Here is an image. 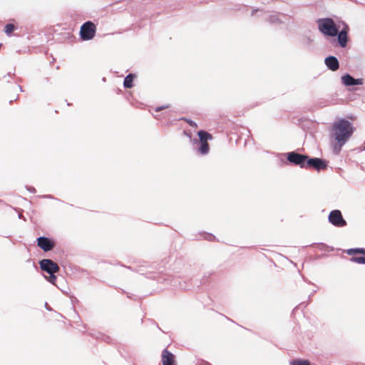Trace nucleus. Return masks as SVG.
Here are the masks:
<instances>
[{"instance_id": "obj_1", "label": "nucleus", "mask_w": 365, "mask_h": 365, "mask_svg": "<svg viewBox=\"0 0 365 365\" xmlns=\"http://www.w3.org/2000/svg\"><path fill=\"white\" fill-rule=\"evenodd\" d=\"M319 31L334 48H346L349 40V25L344 21L336 23L331 17L319 18L316 20Z\"/></svg>"}, {"instance_id": "obj_2", "label": "nucleus", "mask_w": 365, "mask_h": 365, "mask_svg": "<svg viewBox=\"0 0 365 365\" xmlns=\"http://www.w3.org/2000/svg\"><path fill=\"white\" fill-rule=\"evenodd\" d=\"M356 130L353 123L346 118H339L332 123L330 130L332 152L335 155L339 154L342 147L346 143Z\"/></svg>"}, {"instance_id": "obj_3", "label": "nucleus", "mask_w": 365, "mask_h": 365, "mask_svg": "<svg viewBox=\"0 0 365 365\" xmlns=\"http://www.w3.org/2000/svg\"><path fill=\"white\" fill-rule=\"evenodd\" d=\"M328 161L324 158L311 157L307 154L304 168L306 170H315L317 172L327 169Z\"/></svg>"}, {"instance_id": "obj_4", "label": "nucleus", "mask_w": 365, "mask_h": 365, "mask_svg": "<svg viewBox=\"0 0 365 365\" xmlns=\"http://www.w3.org/2000/svg\"><path fill=\"white\" fill-rule=\"evenodd\" d=\"M281 155L286 158L287 165L298 166L302 169L304 168L305 160L307 154H302L296 150L284 153Z\"/></svg>"}, {"instance_id": "obj_5", "label": "nucleus", "mask_w": 365, "mask_h": 365, "mask_svg": "<svg viewBox=\"0 0 365 365\" xmlns=\"http://www.w3.org/2000/svg\"><path fill=\"white\" fill-rule=\"evenodd\" d=\"M96 33V26L91 21L84 22L80 29V38L83 41H90L94 38Z\"/></svg>"}, {"instance_id": "obj_6", "label": "nucleus", "mask_w": 365, "mask_h": 365, "mask_svg": "<svg viewBox=\"0 0 365 365\" xmlns=\"http://www.w3.org/2000/svg\"><path fill=\"white\" fill-rule=\"evenodd\" d=\"M328 222L338 228H342L347 225V222L344 218L341 211L338 209L330 211L328 215Z\"/></svg>"}, {"instance_id": "obj_7", "label": "nucleus", "mask_w": 365, "mask_h": 365, "mask_svg": "<svg viewBox=\"0 0 365 365\" xmlns=\"http://www.w3.org/2000/svg\"><path fill=\"white\" fill-rule=\"evenodd\" d=\"M36 245L43 252L52 250L56 246V242L51 237L40 236L36 240Z\"/></svg>"}, {"instance_id": "obj_8", "label": "nucleus", "mask_w": 365, "mask_h": 365, "mask_svg": "<svg viewBox=\"0 0 365 365\" xmlns=\"http://www.w3.org/2000/svg\"><path fill=\"white\" fill-rule=\"evenodd\" d=\"M38 264L40 269L47 273L58 272L60 269L59 266L50 259H42Z\"/></svg>"}, {"instance_id": "obj_9", "label": "nucleus", "mask_w": 365, "mask_h": 365, "mask_svg": "<svg viewBox=\"0 0 365 365\" xmlns=\"http://www.w3.org/2000/svg\"><path fill=\"white\" fill-rule=\"evenodd\" d=\"M341 83L346 87L361 86L364 84L362 78H354L350 73H345L341 76Z\"/></svg>"}, {"instance_id": "obj_10", "label": "nucleus", "mask_w": 365, "mask_h": 365, "mask_svg": "<svg viewBox=\"0 0 365 365\" xmlns=\"http://www.w3.org/2000/svg\"><path fill=\"white\" fill-rule=\"evenodd\" d=\"M193 150L200 155H205L210 152V145L207 142H200L197 140V138L192 140Z\"/></svg>"}, {"instance_id": "obj_11", "label": "nucleus", "mask_w": 365, "mask_h": 365, "mask_svg": "<svg viewBox=\"0 0 365 365\" xmlns=\"http://www.w3.org/2000/svg\"><path fill=\"white\" fill-rule=\"evenodd\" d=\"M324 63L327 69L331 71H337L340 66L338 58L332 55H329L327 57H325Z\"/></svg>"}, {"instance_id": "obj_12", "label": "nucleus", "mask_w": 365, "mask_h": 365, "mask_svg": "<svg viewBox=\"0 0 365 365\" xmlns=\"http://www.w3.org/2000/svg\"><path fill=\"white\" fill-rule=\"evenodd\" d=\"M161 361L163 365H177L175 361V356L167 348H165L162 351Z\"/></svg>"}, {"instance_id": "obj_13", "label": "nucleus", "mask_w": 365, "mask_h": 365, "mask_svg": "<svg viewBox=\"0 0 365 365\" xmlns=\"http://www.w3.org/2000/svg\"><path fill=\"white\" fill-rule=\"evenodd\" d=\"M281 17H283L284 19H287V15H286L284 14H272L268 16L267 21L270 24H279L288 25V24H286L285 21L283 20Z\"/></svg>"}, {"instance_id": "obj_14", "label": "nucleus", "mask_w": 365, "mask_h": 365, "mask_svg": "<svg viewBox=\"0 0 365 365\" xmlns=\"http://www.w3.org/2000/svg\"><path fill=\"white\" fill-rule=\"evenodd\" d=\"M136 74L133 73H128L123 80V87L125 88H132L134 86V80Z\"/></svg>"}, {"instance_id": "obj_15", "label": "nucleus", "mask_w": 365, "mask_h": 365, "mask_svg": "<svg viewBox=\"0 0 365 365\" xmlns=\"http://www.w3.org/2000/svg\"><path fill=\"white\" fill-rule=\"evenodd\" d=\"M197 135L198 136L197 140L200 142H207V140H211L213 138L212 134L204 130H198Z\"/></svg>"}, {"instance_id": "obj_16", "label": "nucleus", "mask_w": 365, "mask_h": 365, "mask_svg": "<svg viewBox=\"0 0 365 365\" xmlns=\"http://www.w3.org/2000/svg\"><path fill=\"white\" fill-rule=\"evenodd\" d=\"M345 252L351 257L355 256L356 255L360 254L365 256V248L364 247H354L347 249Z\"/></svg>"}, {"instance_id": "obj_17", "label": "nucleus", "mask_w": 365, "mask_h": 365, "mask_svg": "<svg viewBox=\"0 0 365 365\" xmlns=\"http://www.w3.org/2000/svg\"><path fill=\"white\" fill-rule=\"evenodd\" d=\"M17 29V26H16L14 24L9 23L6 24L4 26V31L8 36H14V31Z\"/></svg>"}, {"instance_id": "obj_18", "label": "nucleus", "mask_w": 365, "mask_h": 365, "mask_svg": "<svg viewBox=\"0 0 365 365\" xmlns=\"http://www.w3.org/2000/svg\"><path fill=\"white\" fill-rule=\"evenodd\" d=\"M289 365H311L308 359H294L290 361Z\"/></svg>"}, {"instance_id": "obj_19", "label": "nucleus", "mask_w": 365, "mask_h": 365, "mask_svg": "<svg viewBox=\"0 0 365 365\" xmlns=\"http://www.w3.org/2000/svg\"><path fill=\"white\" fill-rule=\"evenodd\" d=\"M96 337V339H101L106 344H112L113 342V339L110 336L103 333H98Z\"/></svg>"}, {"instance_id": "obj_20", "label": "nucleus", "mask_w": 365, "mask_h": 365, "mask_svg": "<svg viewBox=\"0 0 365 365\" xmlns=\"http://www.w3.org/2000/svg\"><path fill=\"white\" fill-rule=\"evenodd\" d=\"M350 261L359 264H365V256H354L350 258Z\"/></svg>"}, {"instance_id": "obj_21", "label": "nucleus", "mask_w": 365, "mask_h": 365, "mask_svg": "<svg viewBox=\"0 0 365 365\" xmlns=\"http://www.w3.org/2000/svg\"><path fill=\"white\" fill-rule=\"evenodd\" d=\"M200 235L203 236L204 240L209 241V242H213V241H217L216 237L210 232H201Z\"/></svg>"}, {"instance_id": "obj_22", "label": "nucleus", "mask_w": 365, "mask_h": 365, "mask_svg": "<svg viewBox=\"0 0 365 365\" xmlns=\"http://www.w3.org/2000/svg\"><path fill=\"white\" fill-rule=\"evenodd\" d=\"M179 120H182V121L186 122L192 128H196L198 126L197 123L195 120H193L190 118H186V117H182V118H179Z\"/></svg>"}, {"instance_id": "obj_23", "label": "nucleus", "mask_w": 365, "mask_h": 365, "mask_svg": "<svg viewBox=\"0 0 365 365\" xmlns=\"http://www.w3.org/2000/svg\"><path fill=\"white\" fill-rule=\"evenodd\" d=\"M56 272H51V273H48V276L46 277L44 275V277L45 279L49 282L51 284H55L56 282V279H57V277L56 275L55 274Z\"/></svg>"}, {"instance_id": "obj_24", "label": "nucleus", "mask_w": 365, "mask_h": 365, "mask_svg": "<svg viewBox=\"0 0 365 365\" xmlns=\"http://www.w3.org/2000/svg\"><path fill=\"white\" fill-rule=\"evenodd\" d=\"M37 197L43 198V199H52V200H55L59 201L61 202H64V201H63V200H60L58 198H56L53 195H50V194L38 195Z\"/></svg>"}, {"instance_id": "obj_25", "label": "nucleus", "mask_w": 365, "mask_h": 365, "mask_svg": "<svg viewBox=\"0 0 365 365\" xmlns=\"http://www.w3.org/2000/svg\"><path fill=\"white\" fill-rule=\"evenodd\" d=\"M314 245H317L321 250L329 248V246H328L327 244H325L324 242H317V243L314 242V243L312 244L310 246H314Z\"/></svg>"}, {"instance_id": "obj_26", "label": "nucleus", "mask_w": 365, "mask_h": 365, "mask_svg": "<svg viewBox=\"0 0 365 365\" xmlns=\"http://www.w3.org/2000/svg\"><path fill=\"white\" fill-rule=\"evenodd\" d=\"M170 107V104L159 106H157V107L155 108V112H160V111H161V110H163L164 109L168 108Z\"/></svg>"}, {"instance_id": "obj_27", "label": "nucleus", "mask_w": 365, "mask_h": 365, "mask_svg": "<svg viewBox=\"0 0 365 365\" xmlns=\"http://www.w3.org/2000/svg\"><path fill=\"white\" fill-rule=\"evenodd\" d=\"M25 188L31 193H36V190L34 187L30 185H26Z\"/></svg>"}, {"instance_id": "obj_28", "label": "nucleus", "mask_w": 365, "mask_h": 365, "mask_svg": "<svg viewBox=\"0 0 365 365\" xmlns=\"http://www.w3.org/2000/svg\"><path fill=\"white\" fill-rule=\"evenodd\" d=\"M183 133H184V135H185L187 137H189L191 141L193 140V139L191 138L192 134H191L190 131L187 132L186 130H184Z\"/></svg>"}, {"instance_id": "obj_29", "label": "nucleus", "mask_w": 365, "mask_h": 365, "mask_svg": "<svg viewBox=\"0 0 365 365\" xmlns=\"http://www.w3.org/2000/svg\"><path fill=\"white\" fill-rule=\"evenodd\" d=\"M210 275L207 276L206 274L204 275V277H202L201 282H200V284H202V283H205V282L207 280V278L209 277Z\"/></svg>"}, {"instance_id": "obj_30", "label": "nucleus", "mask_w": 365, "mask_h": 365, "mask_svg": "<svg viewBox=\"0 0 365 365\" xmlns=\"http://www.w3.org/2000/svg\"><path fill=\"white\" fill-rule=\"evenodd\" d=\"M149 320L150 321V322L153 324L155 325L158 329H160V327H159L158 324L155 320H153V319H149Z\"/></svg>"}, {"instance_id": "obj_31", "label": "nucleus", "mask_w": 365, "mask_h": 365, "mask_svg": "<svg viewBox=\"0 0 365 365\" xmlns=\"http://www.w3.org/2000/svg\"><path fill=\"white\" fill-rule=\"evenodd\" d=\"M45 308L48 310V311H51L52 309L51 307L48 304L47 302L45 303Z\"/></svg>"}, {"instance_id": "obj_32", "label": "nucleus", "mask_w": 365, "mask_h": 365, "mask_svg": "<svg viewBox=\"0 0 365 365\" xmlns=\"http://www.w3.org/2000/svg\"><path fill=\"white\" fill-rule=\"evenodd\" d=\"M259 9H252V13H251V15L253 16L255 14V12L258 11Z\"/></svg>"}, {"instance_id": "obj_33", "label": "nucleus", "mask_w": 365, "mask_h": 365, "mask_svg": "<svg viewBox=\"0 0 365 365\" xmlns=\"http://www.w3.org/2000/svg\"><path fill=\"white\" fill-rule=\"evenodd\" d=\"M316 292H317V290H316V289H315V290H312V293L311 294H309V297H308L309 299H310V298H311L312 295L314 293H315Z\"/></svg>"}, {"instance_id": "obj_34", "label": "nucleus", "mask_w": 365, "mask_h": 365, "mask_svg": "<svg viewBox=\"0 0 365 365\" xmlns=\"http://www.w3.org/2000/svg\"><path fill=\"white\" fill-rule=\"evenodd\" d=\"M71 302L73 303L74 302H78V299L76 297L71 299Z\"/></svg>"}, {"instance_id": "obj_35", "label": "nucleus", "mask_w": 365, "mask_h": 365, "mask_svg": "<svg viewBox=\"0 0 365 365\" xmlns=\"http://www.w3.org/2000/svg\"><path fill=\"white\" fill-rule=\"evenodd\" d=\"M13 75H14V73L9 72L7 73V76H12Z\"/></svg>"}, {"instance_id": "obj_36", "label": "nucleus", "mask_w": 365, "mask_h": 365, "mask_svg": "<svg viewBox=\"0 0 365 365\" xmlns=\"http://www.w3.org/2000/svg\"><path fill=\"white\" fill-rule=\"evenodd\" d=\"M18 87L21 92H24L23 88L20 85H19Z\"/></svg>"}, {"instance_id": "obj_37", "label": "nucleus", "mask_w": 365, "mask_h": 365, "mask_svg": "<svg viewBox=\"0 0 365 365\" xmlns=\"http://www.w3.org/2000/svg\"><path fill=\"white\" fill-rule=\"evenodd\" d=\"M203 365H212V364H210V363H209V362H207V361H204Z\"/></svg>"}, {"instance_id": "obj_38", "label": "nucleus", "mask_w": 365, "mask_h": 365, "mask_svg": "<svg viewBox=\"0 0 365 365\" xmlns=\"http://www.w3.org/2000/svg\"><path fill=\"white\" fill-rule=\"evenodd\" d=\"M348 118L352 120L354 119V117L352 115H348Z\"/></svg>"}, {"instance_id": "obj_39", "label": "nucleus", "mask_w": 365, "mask_h": 365, "mask_svg": "<svg viewBox=\"0 0 365 365\" xmlns=\"http://www.w3.org/2000/svg\"><path fill=\"white\" fill-rule=\"evenodd\" d=\"M122 267H126L128 269H132V268L130 267H127V266H125L123 264H120Z\"/></svg>"}, {"instance_id": "obj_40", "label": "nucleus", "mask_w": 365, "mask_h": 365, "mask_svg": "<svg viewBox=\"0 0 365 365\" xmlns=\"http://www.w3.org/2000/svg\"><path fill=\"white\" fill-rule=\"evenodd\" d=\"M237 7L235 8L234 9L235 10H239L240 9V6H237Z\"/></svg>"}, {"instance_id": "obj_41", "label": "nucleus", "mask_w": 365, "mask_h": 365, "mask_svg": "<svg viewBox=\"0 0 365 365\" xmlns=\"http://www.w3.org/2000/svg\"><path fill=\"white\" fill-rule=\"evenodd\" d=\"M13 101H14L13 100H10L9 101V104H11L13 103Z\"/></svg>"}, {"instance_id": "obj_42", "label": "nucleus", "mask_w": 365, "mask_h": 365, "mask_svg": "<svg viewBox=\"0 0 365 365\" xmlns=\"http://www.w3.org/2000/svg\"><path fill=\"white\" fill-rule=\"evenodd\" d=\"M307 40H308L309 41H312V39H311L309 37H308V38H307Z\"/></svg>"}, {"instance_id": "obj_43", "label": "nucleus", "mask_w": 365, "mask_h": 365, "mask_svg": "<svg viewBox=\"0 0 365 365\" xmlns=\"http://www.w3.org/2000/svg\"><path fill=\"white\" fill-rule=\"evenodd\" d=\"M102 80H103V81H106V78H105V77H104V78H103V79H102Z\"/></svg>"}, {"instance_id": "obj_44", "label": "nucleus", "mask_w": 365, "mask_h": 365, "mask_svg": "<svg viewBox=\"0 0 365 365\" xmlns=\"http://www.w3.org/2000/svg\"><path fill=\"white\" fill-rule=\"evenodd\" d=\"M67 105L71 106V104L70 103L67 102Z\"/></svg>"}, {"instance_id": "obj_45", "label": "nucleus", "mask_w": 365, "mask_h": 365, "mask_svg": "<svg viewBox=\"0 0 365 365\" xmlns=\"http://www.w3.org/2000/svg\"><path fill=\"white\" fill-rule=\"evenodd\" d=\"M18 98H19V96H16V98L14 101H16Z\"/></svg>"}, {"instance_id": "obj_46", "label": "nucleus", "mask_w": 365, "mask_h": 365, "mask_svg": "<svg viewBox=\"0 0 365 365\" xmlns=\"http://www.w3.org/2000/svg\"><path fill=\"white\" fill-rule=\"evenodd\" d=\"M364 150H365V141H364Z\"/></svg>"}, {"instance_id": "obj_47", "label": "nucleus", "mask_w": 365, "mask_h": 365, "mask_svg": "<svg viewBox=\"0 0 365 365\" xmlns=\"http://www.w3.org/2000/svg\"><path fill=\"white\" fill-rule=\"evenodd\" d=\"M2 46V43H0V47Z\"/></svg>"}]
</instances>
